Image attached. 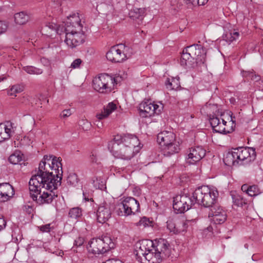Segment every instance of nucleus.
Returning <instances> with one entry per match:
<instances>
[{
  "mask_svg": "<svg viewBox=\"0 0 263 263\" xmlns=\"http://www.w3.org/2000/svg\"><path fill=\"white\" fill-rule=\"evenodd\" d=\"M6 223V221L3 218L0 217V231L5 228Z\"/></svg>",
  "mask_w": 263,
  "mask_h": 263,
  "instance_id": "864d4df0",
  "label": "nucleus"
},
{
  "mask_svg": "<svg viewBox=\"0 0 263 263\" xmlns=\"http://www.w3.org/2000/svg\"><path fill=\"white\" fill-rule=\"evenodd\" d=\"M78 181L79 179L76 174L74 173H70L69 174L67 178V183L72 185H76L78 184Z\"/></svg>",
  "mask_w": 263,
  "mask_h": 263,
  "instance_id": "e433bc0d",
  "label": "nucleus"
},
{
  "mask_svg": "<svg viewBox=\"0 0 263 263\" xmlns=\"http://www.w3.org/2000/svg\"><path fill=\"white\" fill-rule=\"evenodd\" d=\"M154 247L153 241L149 239H143L137 242L134 252L136 259L141 262L143 257L146 256L147 253L151 251Z\"/></svg>",
  "mask_w": 263,
  "mask_h": 263,
  "instance_id": "dca6fc26",
  "label": "nucleus"
},
{
  "mask_svg": "<svg viewBox=\"0 0 263 263\" xmlns=\"http://www.w3.org/2000/svg\"><path fill=\"white\" fill-rule=\"evenodd\" d=\"M140 212V204L134 198L127 197L118 205L116 212L119 216H127Z\"/></svg>",
  "mask_w": 263,
  "mask_h": 263,
  "instance_id": "9d476101",
  "label": "nucleus"
},
{
  "mask_svg": "<svg viewBox=\"0 0 263 263\" xmlns=\"http://www.w3.org/2000/svg\"><path fill=\"white\" fill-rule=\"evenodd\" d=\"M105 263H123L121 260L117 258H111L105 261Z\"/></svg>",
  "mask_w": 263,
  "mask_h": 263,
  "instance_id": "5fc2aeb1",
  "label": "nucleus"
},
{
  "mask_svg": "<svg viewBox=\"0 0 263 263\" xmlns=\"http://www.w3.org/2000/svg\"><path fill=\"white\" fill-rule=\"evenodd\" d=\"M95 124L99 128H101L103 127V122L99 119H97L95 121Z\"/></svg>",
  "mask_w": 263,
  "mask_h": 263,
  "instance_id": "13d9d810",
  "label": "nucleus"
},
{
  "mask_svg": "<svg viewBox=\"0 0 263 263\" xmlns=\"http://www.w3.org/2000/svg\"><path fill=\"white\" fill-rule=\"evenodd\" d=\"M166 87L170 89H175L180 86L179 78H167L165 81Z\"/></svg>",
  "mask_w": 263,
  "mask_h": 263,
  "instance_id": "473e14b6",
  "label": "nucleus"
},
{
  "mask_svg": "<svg viewBox=\"0 0 263 263\" xmlns=\"http://www.w3.org/2000/svg\"><path fill=\"white\" fill-rule=\"evenodd\" d=\"M139 109L140 116L144 118L151 117L154 114H159L161 112L159 105L149 101L142 102Z\"/></svg>",
  "mask_w": 263,
  "mask_h": 263,
  "instance_id": "a211bd4d",
  "label": "nucleus"
},
{
  "mask_svg": "<svg viewBox=\"0 0 263 263\" xmlns=\"http://www.w3.org/2000/svg\"><path fill=\"white\" fill-rule=\"evenodd\" d=\"M254 73L253 70L252 71H243L242 72V76L247 79H249L251 80L252 76Z\"/></svg>",
  "mask_w": 263,
  "mask_h": 263,
  "instance_id": "09e8293b",
  "label": "nucleus"
},
{
  "mask_svg": "<svg viewBox=\"0 0 263 263\" xmlns=\"http://www.w3.org/2000/svg\"><path fill=\"white\" fill-rule=\"evenodd\" d=\"M254 255H253L252 257L253 260H254V259H255V257H254Z\"/></svg>",
  "mask_w": 263,
  "mask_h": 263,
  "instance_id": "338daca9",
  "label": "nucleus"
},
{
  "mask_svg": "<svg viewBox=\"0 0 263 263\" xmlns=\"http://www.w3.org/2000/svg\"><path fill=\"white\" fill-rule=\"evenodd\" d=\"M218 196L217 190L211 189L208 186L198 187L193 192V197L198 204L211 208L209 217L210 221L216 224L223 223L227 217L225 210L216 204Z\"/></svg>",
  "mask_w": 263,
  "mask_h": 263,
  "instance_id": "f257e3e1",
  "label": "nucleus"
},
{
  "mask_svg": "<svg viewBox=\"0 0 263 263\" xmlns=\"http://www.w3.org/2000/svg\"><path fill=\"white\" fill-rule=\"evenodd\" d=\"M51 8H53L54 11H61L62 10V2L59 1H52L49 5Z\"/></svg>",
  "mask_w": 263,
  "mask_h": 263,
  "instance_id": "ea45409f",
  "label": "nucleus"
},
{
  "mask_svg": "<svg viewBox=\"0 0 263 263\" xmlns=\"http://www.w3.org/2000/svg\"><path fill=\"white\" fill-rule=\"evenodd\" d=\"M251 80L255 82H258L260 80V77L259 75L256 74L254 72L252 76Z\"/></svg>",
  "mask_w": 263,
  "mask_h": 263,
  "instance_id": "bf43d9fd",
  "label": "nucleus"
},
{
  "mask_svg": "<svg viewBox=\"0 0 263 263\" xmlns=\"http://www.w3.org/2000/svg\"><path fill=\"white\" fill-rule=\"evenodd\" d=\"M24 89V86L22 84H16L12 85L7 89V93L9 96L16 97L17 93L22 92Z\"/></svg>",
  "mask_w": 263,
  "mask_h": 263,
  "instance_id": "c756f323",
  "label": "nucleus"
},
{
  "mask_svg": "<svg viewBox=\"0 0 263 263\" xmlns=\"http://www.w3.org/2000/svg\"><path fill=\"white\" fill-rule=\"evenodd\" d=\"M234 151L238 163L242 164H248L256 159L255 149L253 147H238Z\"/></svg>",
  "mask_w": 263,
  "mask_h": 263,
  "instance_id": "2eb2a0df",
  "label": "nucleus"
},
{
  "mask_svg": "<svg viewBox=\"0 0 263 263\" xmlns=\"http://www.w3.org/2000/svg\"><path fill=\"white\" fill-rule=\"evenodd\" d=\"M6 79V77L5 76H1L0 77V82L3 81Z\"/></svg>",
  "mask_w": 263,
  "mask_h": 263,
  "instance_id": "69168bd1",
  "label": "nucleus"
},
{
  "mask_svg": "<svg viewBox=\"0 0 263 263\" xmlns=\"http://www.w3.org/2000/svg\"><path fill=\"white\" fill-rule=\"evenodd\" d=\"M223 162L228 166L234 165L235 163H239L236 159V153L234 150L231 153H228L223 158Z\"/></svg>",
  "mask_w": 263,
  "mask_h": 263,
  "instance_id": "2f4dec72",
  "label": "nucleus"
},
{
  "mask_svg": "<svg viewBox=\"0 0 263 263\" xmlns=\"http://www.w3.org/2000/svg\"><path fill=\"white\" fill-rule=\"evenodd\" d=\"M115 247V244L111 238L104 236L92 239L89 242L87 249L89 254L99 255L107 252Z\"/></svg>",
  "mask_w": 263,
  "mask_h": 263,
  "instance_id": "6e6552de",
  "label": "nucleus"
},
{
  "mask_svg": "<svg viewBox=\"0 0 263 263\" xmlns=\"http://www.w3.org/2000/svg\"><path fill=\"white\" fill-rule=\"evenodd\" d=\"M206 52L201 45L194 44L183 49L180 64L186 68L206 66Z\"/></svg>",
  "mask_w": 263,
  "mask_h": 263,
  "instance_id": "f03ea898",
  "label": "nucleus"
},
{
  "mask_svg": "<svg viewBox=\"0 0 263 263\" xmlns=\"http://www.w3.org/2000/svg\"><path fill=\"white\" fill-rule=\"evenodd\" d=\"M258 189L256 185L249 186L248 195L251 197L255 196L258 194Z\"/></svg>",
  "mask_w": 263,
  "mask_h": 263,
  "instance_id": "a19ab883",
  "label": "nucleus"
},
{
  "mask_svg": "<svg viewBox=\"0 0 263 263\" xmlns=\"http://www.w3.org/2000/svg\"><path fill=\"white\" fill-rule=\"evenodd\" d=\"M180 150L179 142L174 140L172 143L166 144L162 148L163 154L165 156H170L176 153H178Z\"/></svg>",
  "mask_w": 263,
  "mask_h": 263,
  "instance_id": "a878e982",
  "label": "nucleus"
},
{
  "mask_svg": "<svg viewBox=\"0 0 263 263\" xmlns=\"http://www.w3.org/2000/svg\"><path fill=\"white\" fill-rule=\"evenodd\" d=\"M60 158H57L53 156L45 155L43 159L39 164L38 170L36 173L32 176L42 177L46 175H51L55 173V175L58 177L60 175L63 174L62 165L61 162Z\"/></svg>",
  "mask_w": 263,
  "mask_h": 263,
  "instance_id": "39448f33",
  "label": "nucleus"
},
{
  "mask_svg": "<svg viewBox=\"0 0 263 263\" xmlns=\"http://www.w3.org/2000/svg\"><path fill=\"white\" fill-rule=\"evenodd\" d=\"M189 3L192 4L193 6H197L199 4L198 0H187Z\"/></svg>",
  "mask_w": 263,
  "mask_h": 263,
  "instance_id": "680f3d73",
  "label": "nucleus"
},
{
  "mask_svg": "<svg viewBox=\"0 0 263 263\" xmlns=\"http://www.w3.org/2000/svg\"><path fill=\"white\" fill-rule=\"evenodd\" d=\"M41 189L36 192H30V196L39 205L51 203L58 195L51 190Z\"/></svg>",
  "mask_w": 263,
  "mask_h": 263,
  "instance_id": "4468645a",
  "label": "nucleus"
},
{
  "mask_svg": "<svg viewBox=\"0 0 263 263\" xmlns=\"http://www.w3.org/2000/svg\"><path fill=\"white\" fill-rule=\"evenodd\" d=\"M93 87L100 93H107L111 91L115 83L117 84L115 78L106 74H101L93 79Z\"/></svg>",
  "mask_w": 263,
  "mask_h": 263,
  "instance_id": "1a4fd4ad",
  "label": "nucleus"
},
{
  "mask_svg": "<svg viewBox=\"0 0 263 263\" xmlns=\"http://www.w3.org/2000/svg\"><path fill=\"white\" fill-rule=\"evenodd\" d=\"M59 176L57 177L53 173L42 177L32 176L29 182L30 191L36 192L41 189L53 191L61 185L62 174Z\"/></svg>",
  "mask_w": 263,
  "mask_h": 263,
  "instance_id": "20e7f679",
  "label": "nucleus"
},
{
  "mask_svg": "<svg viewBox=\"0 0 263 263\" xmlns=\"http://www.w3.org/2000/svg\"><path fill=\"white\" fill-rule=\"evenodd\" d=\"M90 160L92 163H97L98 158L97 155L94 153L92 152L89 157Z\"/></svg>",
  "mask_w": 263,
  "mask_h": 263,
  "instance_id": "603ef678",
  "label": "nucleus"
},
{
  "mask_svg": "<svg viewBox=\"0 0 263 263\" xmlns=\"http://www.w3.org/2000/svg\"><path fill=\"white\" fill-rule=\"evenodd\" d=\"M52 229V227H51V224L50 223L40 227V230L42 232H49Z\"/></svg>",
  "mask_w": 263,
  "mask_h": 263,
  "instance_id": "c03bdc74",
  "label": "nucleus"
},
{
  "mask_svg": "<svg viewBox=\"0 0 263 263\" xmlns=\"http://www.w3.org/2000/svg\"><path fill=\"white\" fill-rule=\"evenodd\" d=\"M60 158H57L53 156L45 155L43 159L39 164L38 170L36 173L32 176L42 177L46 175H51L55 173V175L58 177L60 175L63 174L62 165L61 162Z\"/></svg>",
  "mask_w": 263,
  "mask_h": 263,
  "instance_id": "423d86ee",
  "label": "nucleus"
},
{
  "mask_svg": "<svg viewBox=\"0 0 263 263\" xmlns=\"http://www.w3.org/2000/svg\"><path fill=\"white\" fill-rule=\"evenodd\" d=\"M82 63V60L80 59H77L73 61L71 64V67L73 68H77L79 67Z\"/></svg>",
  "mask_w": 263,
  "mask_h": 263,
  "instance_id": "8fccbe9b",
  "label": "nucleus"
},
{
  "mask_svg": "<svg viewBox=\"0 0 263 263\" xmlns=\"http://www.w3.org/2000/svg\"><path fill=\"white\" fill-rule=\"evenodd\" d=\"M199 1V4L197 6H203L209 0H198Z\"/></svg>",
  "mask_w": 263,
  "mask_h": 263,
  "instance_id": "e2e57ef3",
  "label": "nucleus"
},
{
  "mask_svg": "<svg viewBox=\"0 0 263 263\" xmlns=\"http://www.w3.org/2000/svg\"><path fill=\"white\" fill-rule=\"evenodd\" d=\"M83 195L84 199L86 201H89V200L93 201L92 199L91 198H89L88 196H86V194L85 193L83 192Z\"/></svg>",
  "mask_w": 263,
  "mask_h": 263,
  "instance_id": "0e129e2a",
  "label": "nucleus"
},
{
  "mask_svg": "<svg viewBox=\"0 0 263 263\" xmlns=\"http://www.w3.org/2000/svg\"><path fill=\"white\" fill-rule=\"evenodd\" d=\"M14 194V189L9 183H0V202L7 201Z\"/></svg>",
  "mask_w": 263,
  "mask_h": 263,
  "instance_id": "4be33fe9",
  "label": "nucleus"
},
{
  "mask_svg": "<svg viewBox=\"0 0 263 263\" xmlns=\"http://www.w3.org/2000/svg\"><path fill=\"white\" fill-rule=\"evenodd\" d=\"M82 215L81 209L78 207L71 209L69 212V216L72 219H77Z\"/></svg>",
  "mask_w": 263,
  "mask_h": 263,
  "instance_id": "c9c22d12",
  "label": "nucleus"
},
{
  "mask_svg": "<svg viewBox=\"0 0 263 263\" xmlns=\"http://www.w3.org/2000/svg\"><path fill=\"white\" fill-rule=\"evenodd\" d=\"M114 142L119 143L126 146L135 148L139 145V139L135 135L127 134L123 136L117 135L114 139Z\"/></svg>",
  "mask_w": 263,
  "mask_h": 263,
  "instance_id": "6ab92c4d",
  "label": "nucleus"
},
{
  "mask_svg": "<svg viewBox=\"0 0 263 263\" xmlns=\"http://www.w3.org/2000/svg\"><path fill=\"white\" fill-rule=\"evenodd\" d=\"M192 199L186 194L177 195L174 198L173 209L176 213H182L189 210L192 205L197 202L192 196Z\"/></svg>",
  "mask_w": 263,
  "mask_h": 263,
  "instance_id": "f8f14e48",
  "label": "nucleus"
},
{
  "mask_svg": "<svg viewBox=\"0 0 263 263\" xmlns=\"http://www.w3.org/2000/svg\"><path fill=\"white\" fill-rule=\"evenodd\" d=\"M189 221H179V226H180L181 229H184L185 231L187 228V223Z\"/></svg>",
  "mask_w": 263,
  "mask_h": 263,
  "instance_id": "6e6d98bb",
  "label": "nucleus"
},
{
  "mask_svg": "<svg viewBox=\"0 0 263 263\" xmlns=\"http://www.w3.org/2000/svg\"><path fill=\"white\" fill-rule=\"evenodd\" d=\"M12 123L7 122L5 123H0V142L9 139L14 133Z\"/></svg>",
  "mask_w": 263,
  "mask_h": 263,
  "instance_id": "b1692460",
  "label": "nucleus"
},
{
  "mask_svg": "<svg viewBox=\"0 0 263 263\" xmlns=\"http://www.w3.org/2000/svg\"><path fill=\"white\" fill-rule=\"evenodd\" d=\"M111 215L110 205L106 202H104L98 209L97 220L99 223H104L110 218Z\"/></svg>",
  "mask_w": 263,
  "mask_h": 263,
  "instance_id": "412c9836",
  "label": "nucleus"
},
{
  "mask_svg": "<svg viewBox=\"0 0 263 263\" xmlns=\"http://www.w3.org/2000/svg\"><path fill=\"white\" fill-rule=\"evenodd\" d=\"M186 160L190 164H195L205 155V150L201 146L192 147L187 152Z\"/></svg>",
  "mask_w": 263,
  "mask_h": 263,
  "instance_id": "f3484780",
  "label": "nucleus"
},
{
  "mask_svg": "<svg viewBox=\"0 0 263 263\" xmlns=\"http://www.w3.org/2000/svg\"><path fill=\"white\" fill-rule=\"evenodd\" d=\"M145 9L144 8H135L129 12V16L134 20L142 21L144 17Z\"/></svg>",
  "mask_w": 263,
  "mask_h": 263,
  "instance_id": "c85d7f7f",
  "label": "nucleus"
},
{
  "mask_svg": "<svg viewBox=\"0 0 263 263\" xmlns=\"http://www.w3.org/2000/svg\"><path fill=\"white\" fill-rule=\"evenodd\" d=\"M71 115V111L70 109H65L60 115L61 118H66Z\"/></svg>",
  "mask_w": 263,
  "mask_h": 263,
  "instance_id": "de8ad7c7",
  "label": "nucleus"
},
{
  "mask_svg": "<svg viewBox=\"0 0 263 263\" xmlns=\"http://www.w3.org/2000/svg\"><path fill=\"white\" fill-rule=\"evenodd\" d=\"M254 255H253L252 257L253 260H254V259H255V257H254Z\"/></svg>",
  "mask_w": 263,
  "mask_h": 263,
  "instance_id": "774afa93",
  "label": "nucleus"
},
{
  "mask_svg": "<svg viewBox=\"0 0 263 263\" xmlns=\"http://www.w3.org/2000/svg\"><path fill=\"white\" fill-rule=\"evenodd\" d=\"M60 26H63L64 29L70 26L72 27L73 30H81L83 28L78 13H74L67 16L66 21L63 22V24Z\"/></svg>",
  "mask_w": 263,
  "mask_h": 263,
  "instance_id": "5701e85b",
  "label": "nucleus"
},
{
  "mask_svg": "<svg viewBox=\"0 0 263 263\" xmlns=\"http://www.w3.org/2000/svg\"><path fill=\"white\" fill-rule=\"evenodd\" d=\"M52 30L60 35L62 33H65V39L64 40L66 45L71 48H74L81 44L85 41V36L82 31L73 30L72 27L68 26L64 29V27L60 25H57L54 23H49L46 26Z\"/></svg>",
  "mask_w": 263,
  "mask_h": 263,
  "instance_id": "7ed1b4c3",
  "label": "nucleus"
},
{
  "mask_svg": "<svg viewBox=\"0 0 263 263\" xmlns=\"http://www.w3.org/2000/svg\"><path fill=\"white\" fill-rule=\"evenodd\" d=\"M23 69L30 74H41L43 73L42 69L32 66H24Z\"/></svg>",
  "mask_w": 263,
  "mask_h": 263,
  "instance_id": "f704fd0d",
  "label": "nucleus"
},
{
  "mask_svg": "<svg viewBox=\"0 0 263 263\" xmlns=\"http://www.w3.org/2000/svg\"><path fill=\"white\" fill-rule=\"evenodd\" d=\"M239 35V32L237 31H234L233 32H228L226 34V40L228 42H232L236 40L238 37Z\"/></svg>",
  "mask_w": 263,
  "mask_h": 263,
  "instance_id": "4c0bfd02",
  "label": "nucleus"
},
{
  "mask_svg": "<svg viewBox=\"0 0 263 263\" xmlns=\"http://www.w3.org/2000/svg\"><path fill=\"white\" fill-rule=\"evenodd\" d=\"M233 204L237 206L242 207L247 204L246 199L241 195L236 192H231V194Z\"/></svg>",
  "mask_w": 263,
  "mask_h": 263,
  "instance_id": "cd10ccee",
  "label": "nucleus"
},
{
  "mask_svg": "<svg viewBox=\"0 0 263 263\" xmlns=\"http://www.w3.org/2000/svg\"><path fill=\"white\" fill-rule=\"evenodd\" d=\"M179 224V221L173 218H170L166 221L167 229L170 232L175 234L179 233L181 232H184V229H181Z\"/></svg>",
  "mask_w": 263,
  "mask_h": 263,
  "instance_id": "bb28decb",
  "label": "nucleus"
},
{
  "mask_svg": "<svg viewBox=\"0 0 263 263\" xmlns=\"http://www.w3.org/2000/svg\"><path fill=\"white\" fill-rule=\"evenodd\" d=\"M157 140L163 147L174 142L175 140V135L171 131H163L158 134Z\"/></svg>",
  "mask_w": 263,
  "mask_h": 263,
  "instance_id": "393cba45",
  "label": "nucleus"
},
{
  "mask_svg": "<svg viewBox=\"0 0 263 263\" xmlns=\"http://www.w3.org/2000/svg\"><path fill=\"white\" fill-rule=\"evenodd\" d=\"M79 125L85 131L89 130L91 127V123L86 119H81L78 122Z\"/></svg>",
  "mask_w": 263,
  "mask_h": 263,
  "instance_id": "58836bf2",
  "label": "nucleus"
},
{
  "mask_svg": "<svg viewBox=\"0 0 263 263\" xmlns=\"http://www.w3.org/2000/svg\"><path fill=\"white\" fill-rule=\"evenodd\" d=\"M151 221L149 219L146 217L142 218L140 221L137 223L138 226H143L145 227L150 225Z\"/></svg>",
  "mask_w": 263,
  "mask_h": 263,
  "instance_id": "37998d69",
  "label": "nucleus"
},
{
  "mask_svg": "<svg viewBox=\"0 0 263 263\" xmlns=\"http://www.w3.org/2000/svg\"><path fill=\"white\" fill-rule=\"evenodd\" d=\"M249 189V186H248L247 184H243L241 186V189L243 192H246L248 194Z\"/></svg>",
  "mask_w": 263,
  "mask_h": 263,
  "instance_id": "052dcab7",
  "label": "nucleus"
},
{
  "mask_svg": "<svg viewBox=\"0 0 263 263\" xmlns=\"http://www.w3.org/2000/svg\"><path fill=\"white\" fill-rule=\"evenodd\" d=\"M29 16L27 13L22 11L14 14L15 22L18 25H24L29 20Z\"/></svg>",
  "mask_w": 263,
  "mask_h": 263,
  "instance_id": "7c9ffc66",
  "label": "nucleus"
},
{
  "mask_svg": "<svg viewBox=\"0 0 263 263\" xmlns=\"http://www.w3.org/2000/svg\"><path fill=\"white\" fill-rule=\"evenodd\" d=\"M171 251L168 242L165 239H161L158 240L156 246L143 257L141 262L160 263L163 259L170 256Z\"/></svg>",
  "mask_w": 263,
  "mask_h": 263,
  "instance_id": "0eeeda50",
  "label": "nucleus"
},
{
  "mask_svg": "<svg viewBox=\"0 0 263 263\" xmlns=\"http://www.w3.org/2000/svg\"><path fill=\"white\" fill-rule=\"evenodd\" d=\"M7 28V23L4 21H0V34L5 32Z\"/></svg>",
  "mask_w": 263,
  "mask_h": 263,
  "instance_id": "a18cd8bd",
  "label": "nucleus"
},
{
  "mask_svg": "<svg viewBox=\"0 0 263 263\" xmlns=\"http://www.w3.org/2000/svg\"><path fill=\"white\" fill-rule=\"evenodd\" d=\"M128 49V47L122 44L114 46L106 53V58L111 62H122L127 59L126 52Z\"/></svg>",
  "mask_w": 263,
  "mask_h": 263,
  "instance_id": "ddd939ff",
  "label": "nucleus"
},
{
  "mask_svg": "<svg viewBox=\"0 0 263 263\" xmlns=\"http://www.w3.org/2000/svg\"><path fill=\"white\" fill-rule=\"evenodd\" d=\"M231 114H230V118H231V122H232L231 123V127L230 128V129H228L227 127V129H228V130H231V129H233V131L234 130V129L233 128V126H235V121L233 120V118H235L234 117H233V114L230 112Z\"/></svg>",
  "mask_w": 263,
  "mask_h": 263,
  "instance_id": "4d7b16f0",
  "label": "nucleus"
},
{
  "mask_svg": "<svg viewBox=\"0 0 263 263\" xmlns=\"http://www.w3.org/2000/svg\"><path fill=\"white\" fill-rule=\"evenodd\" d=\"M117 108L116 105L112 102L109 103L106 107L104 108V110L106 113H108V116Z\"/></svg>",
  "mask_w": 263,
  "mask_h": 263,
  "instance_id": "79ce46f5",
  "label": "nucleus"
},
{
  "mask_svg": "<svg viewBox=\"0 0 263 263\" xmlns=\"http://www.w3.org/2000/svg\"><path fill=\"white\" fill-rule=\"evenodd\" d=\"M210 122L213 130L216 133L227 134L233 132V129H227V122L222 119V122L217 117L212 116L210 118Z\"/></svg>",
  "mask_w": 263,
  "mask_h": 263,
  "instance_id": "aec40b11",
  "label": "nucleus"
},
{
  "mask_svg": "<svg viewBox=\"0 0 263 263\" xmlns=\"http://www.w3.org/2000/svg\"><path fill=\"white\" fill-rule=\"evenodd\" d=\"M108 116V113H106L105 110L103 109V111H102L101 112L97 114L96 115V118L97 119H99L102 120L105 118H106Z\"/></svg>",
  "mask_w": 263,
  "mask_h": 263,
  "instance_id": "49530a36",
  "label": "nucleus"
},
{
  "mask_svg": "<svg viewBox=\"0 0 263 263\" xmlns=\"http://www.w3.org/2000/svg\"><path fill=\"white\" fill-rule=\"evenodd\" d=\"M108 148L113 155L118 158L128 160L134 156V148L126 146L121 143L111 141L109 144Z\"/></svg>",
  "mask_w": 263,
  "mask_h": 263,
  "instance_id": "9b49d317",
  "label": "nucleus"
},
{
  "mask_svg": "<svg viewBox=\"0 0 263 263\" xmlns=\"http://www.w3.org/2000/svg\"><path fill=\"white\" fill-rule=\"evenodd\" d=\"M23 155L20 151H16L9 157V162L13 164H16L23 160Z\"/></svg>",
  "mask_w": 263,
  "mask_h": 263,
  "instance_id": "72a5a7b5",
  "label": "nucleus"
},
{
  "mask_svg": "<svg viewBox=\"0 0 263 263\" xmlns=\"http://www.w3.org/2000/svg\"><path fill=\"white\" fill-rule=\"evenodd\" d=\"M84 242V239L82 237L77 238L74 241V245L77 247L81 246Z\"/></svg>",
  "mask_w": 263,
  "mask_h": 263,
  "instance_id": "3c124183",
  "label": "nucleus"
}]
</instances>
